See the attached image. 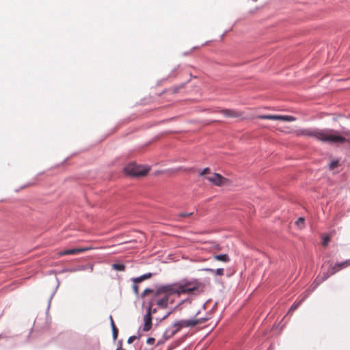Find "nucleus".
Instances as JSON below:
<instances>
[{"mask_svg":"<svg viewBox=\"0 0 350 350\" xmlns=\"http://www.w3.org/2000/svg\"><path fill=\"white\" fill-rule=\"evenodd\" d=\"M193 215V213L192 212H189V213H180L178 215H177V218L175 219L177 221H180V218L182 217H189L190 215Z\"/></svg>","mask_w":350,"mask_h":350,"instance_id":"obj_18","label":"nucleus"},{"mask_svg":"<svg viewBox=\"0 0 350 350\" xmlns=\"http://www.w3.org/2000/svg\"><path fill=\"white\" fill-rule=\"evenodd\" d=\"M7 338L6 336H5L3 334H0V339L1 338Z\"/></svg>","mask_w":350,"mask_h":350,"instance_id":"obj_40","label":"nucleus"},{"mask_svg":"<svg viewBox=\"0 0 350 350\" xmlns=\"http://www.w3.org/2000/svg\"><path fill=\"white\" fill-rule=\"evenodd\" d=\"M167 340L165 339V338L163 336L162 338H161L160 340H158L157 342V345H161L163 344H164V342L166 341Z\"/></svg>","mask_w":350,"mask_h":350,"instance_id":"obj_36","label":"nucleus"},{"mask_svg":"<svg viewBox=\"0 0 350 350\" xmlns=\"http://www.w3.org/2000/svg\"><path fill=\"white\" fill-rule=\"evenodd\" d=\"M7 338L6 336H5L3 334H0V339L1 338Z\"/></svg>","mask_w":350,"mask_h":350,"instance_id":"obj_41","label":"nucleus"},{"mask_svg":"<svg viewBox=\"0 0 350 350\" xmlns=\"http://www.w3.org/2000/svg\"><path fill=\"white\" fill-rule=\"evenodd\" d=\"M149 170V167H144L134 163H129L124 168L125 173L131 177L144 176L147 174Z\"/></svg>","mask_w":350,"mask_h":350,"instance_id":"obj_4","label":"nucleus"},{"mask_svg":"<svg viewBox=\"0 0 350 350\" xmlns=\"http://www.w3.org/2000/svg\"><path fill=\"white\" fill-rule=\"evenodd\" d=\"M88 248L87 247H79V248H72L68 250H64L62 251H60L59 252V256H66V255H75L81 252H83L85 251H87Z\"/></svg>","mask_w":350,"mask_h":350,"instance_id":"obj_7","label":"nucleus"},{"mask_svg":"<svg viewBox=\"0 0 350 350\" xmlns=\"http://www.w3.org/2000/svg\"><path fill=\"white\" fill-rule=\"evenodd\" d=\"M152 275H153V273H144L139 277L133 278L131 280L134 283H140L142 281H144V280L151 278L152 276Z\"/></svg>","mask_w":350,"mask_h":350,"instance_id":"obj_12","label":"nucleus"},{"mask_svg":"<svg viewBox=\"0 0 350 350\" xmlns=\"http://www.w3.org/2000/svg\"><path fill=\"white\" fill-rule=\"evenodd\" d=\"M209 171H210L209 167H205L202 171H201L200 172V175L203 176V175L206 174V173L209 172Z\"/></svg>","mask_w":350,"mask_h":350,"instance_id":"obj_35","label":"nucleus"},{"mask_svg":"<svg viewBox=\"0 0 350 350\" xmlns=\"http://www.w3.org/2000/svg\"><path fill=\"white\" fill-rule=\"evenodd\" d=\"M174 300L170 299L167 293L164 291L162 285L158 286L155 292L148 299L144 304L146 307V312H150V315L157 312V308H153L157 306L159 309H165L168 304H173Z\"/></svg>","mask_w":350,"mask_h":350,"instance_id":"obj_3","label":"nucleus"},{"mask_svg":"<svg viewBox=\"0 0 350 350\" xmlns=\"http://www.w3.org/2000/svg\"><path fill=\"white\" fill-rule=\"evenodd\" d=\"M322 282H323V281L322 280V279L321 278V277L319 275H318L315 280H314L313 283L311 285V289L309 288L306 291V294H307L308 295L312 292L319 285H320Z\"/></svg>","mask_w":350,"mask_h":350,"instance_id":"obj_11","label":"nucleus"},{"mask_svg":"<svg viewBox=\"0 0 350 350\" xmlns=\"http://www.w3.org/2000/svg\"><path fill=\"white\" fill-rule=\"evenodd\" d=\"M177 170H184V171H187V172H195V170H196L194 167L183 168V167H180Z\"/></svg>","mask_w":350,"mask_h":350,"instance_id":"obj_32","label":"nucleus"},{"mask_svg":"<svg viewBox=\"0 0 350 350\" xmlns=\"http://www.w3.org/2000/svg\"><path fill=\"white\" fill-rule=\"evenodd\" d=\"M346 264H347V267L350 266V259L346 260Z\"/></svg>","mask_w":350,"mask_h":350,"instance_id":"obj_39","label":"nucleus"},{"mask_svg":"<svg viewBox=\"0 0 350 350\" xmlns=\"http://www.w3.org/2000/svg\"><path fill=\"white\" fill-rule=\"evenodd\" d=\"M155 339L154 338L150 337L146 340V343L148 345H153L154 343Z\"/></svg>","mask_w":350,"mask_h":350,"instance_id":"obj_34","label":"nucleus"},{"mask_svg":"<svg viewBox=\"0 0 350 350\" xmlns=\"http://www.w3.org/2000/svg\"><path fill=\"white\" fill-rule=\"evenodd\" d=\"M199 313H200V311L197 312L196 315L197 316L198 314H199Z\"/></svg>","mask_w":350,"mask_h":350,"instance_id":"obj_43","label":"nucleus"},{"mask_svg":"<svg viewBox=\"0 0 350 350\" xmlns=\"http://www.w3.org/2000/svg\"><path fill=\"white\" fill-rule=\"evenodd\" d=\"M298 135L310 137L324 144L339 146L350 141L346 137H350V131H340L329 128H308L300 129Z\"/></svg>","mask_w":350,"mask_h":350,"instance_id":"obj_1","label":"nucleus"},{"mask_svg":"<svg viewBox=\"0 0 350 350\" xmlns=\"http://www.w3.org/2000/svg\"><path fill=\"white\" fill-rule=\"evenodd\" d=\"M307 296L308 295L306 294L299 301H295L289 308L288 313H293L300 306V304L304 301Z\"/></svg>","mask_w":350,"mask_h":350,"instance_id":"obj_13","label":"nucleus"},{"mask_svg":"<svg viewBox=\"0 0 350 350\" xmlns=\"http://www.w3.org/2000/svg\"><path fill=\"white\" fill-rule=\"evenodd\" d=\"M219 112L228 118H239L243 115L242 112L231 109H221Z\"/></svg>","mask_w":350,"mask_h":350,"instance_id":"obj_8","label":"nucleus"},{"mask_svg":"<svg viewBox=\"0 0 350 350\" xmlns=\"http://www.w3.org/2000/svg\"><path fill=\"white\" fill-rule=\"evenodd\" d=\"M330 241V238L328 235L324 237L322 239V245L327 246Z\"/></svg>","mask_w":350,"mask_h":350,"instance_id":"obj_24","label":"nucleus"},{"mask_svg":"<svg viewBox=\"0 0 350 350\" xmlns=\"http://www.w3.org/2000/svg\"><path fill=\"white\" fill-rule=\"evenodd\" d=\"M296 224L299 226V227H302L304 226V219L303 217H299L297 221H296Z\"/></svg>","mask_w":350,"mask_h":350,"instance_id":"obj_28","label":"nucleus"},{"mask_svg":"<svg viewBox=\"0 0 350 350\" xmlns=\"http://www.w3.org/2000/svg\"><path fill=\"white\" fill-rule=\"evenodd\" d=\"M154 292H155V291L152 290V288H146L144 291V292L142 293L141 297H144L146 295H148V293H152V295H153Z\"/></svg>","mask_w":350,"mask_h":350,"instance_id":"obj_23","label":"nucleus"},{"mask_svg":"<svg viewBox=\"0 0 350 350\" xmlns=\"http://www.w3.org/2000/svg\"><path fill=\"white\" fill-rule=\"evenodd\" d=\"M339 165V161L338 160H334L330 162L329 164V170H334L336 167H338Z\"/></svg>","mask_w":350,"mask_h":350,"instance_id":"obj_21","label":"nucleus"},{"mask_svg":"<svg viewBox=\"0 0 350 350\" xmlns=\"http://www.w3.org/2000/svg\"><path fill=\"white\" fill-rule=\"evenodd\" d=\"M206 271L210 272L213 274H215L217 275H224V269L223 268H218L217 269H213L211 268L204 269Z\"/></svg>","mask_w":350,"mask_h":350,"instance_id":"obj_15","label":"nucleus"},{"mask_svg":"<svg viewBox=\"0 0 350 350\" xmlns=\"http://www.w3.org/2000/svg\"><path fill=\"white\" fill-rule=\"evenodd\" d=\"M152 317L150 315V312H146L144 316V325L142 327V330L144 332H148L152 328Z\"/></svg>","mask_w":350,"mask_h":350,"instance_id":"obj_10","label":"nucleus"},{"mask_svg":"<svg viewBox=\"0 0 350 350\" xmlns=\"http://www.w3.org/2000/svg\"><path fill=\"white\" fill-rule=\"evenodd\" d=\"M337 266H338V267H340V270H341L344 267H347V264H346V260H345L342 262H337Z\"/></svg>","mask_w":350,"mask_h":350,"instance_id":"obj_30","label":"nucleus"},{"mask_svg":"<svg viewBox=\"0 0 350 350\" xmlns=\"http://www.w3.org/2000/svg\"><path fill=\"white\" fill-rule=\"evenodd\" d=\"M206 178L217 186L222 185L225 179L221 174L217 173H214L213 176L206 177Z\"/></svg>","mask_w":350,"mask_h":350,"instance_id":"obj_9","label":"nucleus"},{"mask_svg":"<svg viewBox=\"0 0 350 350\" xmlns=\"http://www.w3.org/2000/svg\"><path fill=\"white\" fill-rule=\"evenodd\" d=\"M213 258L216 260L222 261L224 262H228L230 260V258L227 254L215 255Z\"/></svg>","mask_w":350,"mask_h":350,"instance_id":"obj_14","label":"nucleus"},{"mask_svg":"<svg viewBox=\"0 0 350 350\" xmlns=\"http://www.w3.org/2000/svg\"><path fill=\"white\" fill-rule=\"evenodd\" d=\"M137 284L138 283H134L133 282V292L135 295H139V288H138V286H137Z\"/></svg>","mask_w":350,"mask_h":350,"instance_id":"obj_29","label":"nucleus"},{"mask_svg":"<svg viewBox=\"0 0 350 350\" xmlns=\"http://www.w3.org/2000/svg\"><path fill=\"white\" fill-rule=\"evenodd\" d=\"M111 330H113V329L117 328L115 324H113V325L111 326Z\"/></svg>","mask_w":350,"mask_h":350,"instance_id":"obj_42","label":"nucleus"},{"mask_svg":"<svg viewBox=\"0 0 350 350\" xmlns=\"http://www.w3.org/2000/svg\"><path fill=\"white\" fill-rule=\"evenodd\" d=\"M112 268L116 271H124L126 269V266L124 264L114 263L112 265Z\"/></svg>","mask_w":350,"mask_h":350,"instance_id":"obj_17","label":"nucleus"},{"mask_svg":"<svg viewBox=\"0 0 350 350\" xmlns=\"http://www.w3.org/2000/svg\"><path fill=\"white\" fill-rule=\"evenodd\" d=\"M176 346H177V345H169L167 350H172Z\"/></svg>","mask_w":350,"mask_h":350,"instance_id":"obj_37","label":"nucleus"},{"mask_svg":"<svg viewBox=\"0 0 350 350\" xmlns=\"http://www.w3.org/2000/svg\"><path fill=\"white\" fill-rule=\"evenodd\" d=\"M330 270H331V272H330L331 275H334L336 272L340 271V267H338V266H337V262L334 265L331 267Z\"/></svg>","mask_w":350,"mask_h":350,"instance_id":"obj_22","label":"nucleus"},{"mask_svg":"<svg viewBox=\"0 0 350 350\" xmlns=\"http://www.w3.org/2000/svg\"><path fill=\"white\" fill-rule=\"evenodd\" d=\"M178 325V323L176 321L166 329L163 333V337L165 340L171 338L181 330Z\"/></svg>","mask_w":350,"mask_h":350,"instance_id":"obj_6","label":"nucleus"},{"mask_svg":"<svg viewBox=\"0 0 350 350\" xmlns=\"http://www.w3.org/2000/svg\"><path fill=\"white\" fill-rule=\"evenodd\" d=\"M181 304H182V302H181V303H180L178 306H176L174 309L170 310L169 312H167L166 313V314H165V316L161 319V320L165 319L167 317H169V316H170V314L174 312V310L176 308H178V307Z\"/></svg>","mask_w":350,"mask_h":350,"instance_id":"obj_26","label":"nucleus"},{"mask_svg":"<svg viewBox=\"0 0 350 350\" xmlns=\"http://www.w3.org/2000/svg\"><path fill=\"white\" fill-rule=\"evenodd\" d=\"M137 338H139V337H137L136 336H130L128 340H127V343L128 344H131L132 342H133V341L137 339Z\"/></svg>","mask_w":350,"mask_h":350,"instance_id":"obj_31","label":"nucleus"},{"mask_svg":"<svg viewBox=\"0 0 350 350\" xmlns=\"http://www.w3.org/2000/svg\"><path fill=\"white\" fill-rule=\"evenodd\" d=\"M209 319L208 317H201L189 319H181L177 321L179 327L181 329L184 327H193L195 325L200 323H204Z\"/></svg>","mask_w":350,"mask_h":350,"instance_id":"obj_5","label":"nucleus"},{"mask_svg":"<svg viewBox=\"0 0 350 350\" xmlns=\"http://www.w3.org/2000/svg\"><path fill=\"white\" fill-rule=\"evenodd\" d=\"M261 119L280 120V115H263L260 117Z\"/></svg>","mask_w":350,"mask_h":350,"instance_id":"obj_16","label":"nucleus"},{"mask_svg":"<svg viewBox=\"0 0 350 350\" xmlns=\"http://www.w3.org/2000/svg\"><path fill=\"white\" fill-rule=\"evenodd\" d=\"M280 120L283 121H287V122H291L295 120V118L293 116H282L280 115Z\"/></svg>","mask_w":350,"mask_h":350,"instance_id":"obj_20","label":"nucleus"},{"mask_svg":"<svg viewBox=\"0 0 350 350\" xmlns=\"http://www.w3.org/2000/svg\"><path fill=\"white\" fill-rule=\"evenodd\" d=\"M183 87V85H181L180 86H174V87H172V88H169L168 91L171 93V94H176L178 92V91L180 90V88H182Z\"/></svg>","mask_w":350,"mask_h":350,"instance_id":"obj_19","label":"nucleus"},{"mask_svg":"<svg viewBox=\"0 0 350 350\" xmlns=\"http://www.w3.org/2000/svg\"><path fill=\"white\" fill-rule=\"evenodd\" d=\"M162 286L170 297L172 295L180 296L181 294L198 295L204 292L205 287L204 284L199 279L187 278Z\"/></svg>","mask_w":350,"mask_h":350,"instance_id":"obj_2","label":"nucleus"},{"mask_svg":"<svg viewBox=\"0 0 350 350\" xmlns=\"http://www.w3.org/2000/svg\"><path fill=\"white\" fill-rule=\"evenodd\" d=\"M321 278L322 279V280L324 282L325 281L327 278H329L330 275H332L330 273H323L321 275H319Z\"/></svg>","mask_w":350,"mask_h":350,"instance_id":"obj_25","label":"nucleus"},{"mask_svg":"<svg viewBox=\"0 0 350 350\" xmlns=\"http://www.w3.org/2000/svg\"><path fill=\"white\" fill-rule=\"evenodd\" d=\"M118 335V328L113 329L112 330V337H113V340L114 341L117 340Z\"/></svg>","mask_w":350,"mask_h":350,"instance_id":"obj_27","label":"nucleus"},{"mask_svg":"<svg viewBox=\"0 0 350 350\" xmlns=\"http://www.w3.org/2000/svg\"><path fill=\"white\" fill-rule=\"evenodd\" d=\"M98 349H99V343L97 345Z\"/></svg>","mask_w":350,"mask_h":350,"instance_id":"obj_44","label":"nucleus"},{"mask_svg":"<svg viewBox=\"0 0 350 350\" xmlns=\"http://www.w3.org/2000/svg\"><path fill=\"white\" fill-rule=\"evenodd\" d=\"M122 340H120L118 342V345H117V348H116V350H125L123 347H122Z\"/></svg>","mask_w":350,"mask_h":350,"instance_id":"obj_33","label":"nucleus"},{"mask_svg":"<svg viewBox=\"0 0 350 350\" xmlns=\"http://www.w3.org/2000/svg\"><path fill=\"white\" fill-rule=\"evenodd\" d=\"M109 319H110V325H111V326H112V325H113V324H115V323H114V321H113V318H112V316H110V317H109Z\"/></svg>","mask_w":350,"mask_h":350,"instance_id":"obj_38","label":"nucleus"}]
</instances>
